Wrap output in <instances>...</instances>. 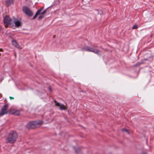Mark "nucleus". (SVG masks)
Segmentation results:
<instances>
[{"mask_svg":"<svg viewBox=\"0 0 154 154\" xmlns=\"http://www.w3.org/2000/svg\"><path fill=\"white\" fill-rule=\"evenodd\" d=\"M17 138L18 134L17 132L13 131H11L6 139V142L7 143L13 144L16 141Z\"/></svg>","mask_w":154,"mask_h":154,"instance_id":"1","label":"nucleus"},{"mask_svg":"<svg viewBox=\"0 0 154 154\" xmlns=\"http://www.w3.org/2000/svg\"><path fill=\"white\" fill-rule=\"evenodd\" d=\"M43 123V122L40 120L32 122L27 124V127L29 129H33L41 125Z\"/></svg>","mask_w":154,"mask_h":154,"instance_id":"2","label":"nucleus"},{"mask_svg":"<svg viewBox=\"0 0 154 154\" xmlns=\"http://www.w3.org/2000/svg\"><path fill=\"white\" fill-rule=\"evenodd\" d=\"M82 49L84 51L92 52L98 55L100 54V53H99L100 51L98 50L97 49H94L93 48H91L89 46L84 47L82 48Z\"/></svg>","mask_w":154,"mask_h":154,"instance_id":"3","label":"nucleus"},{"mask_svg":"<svg viewBox=\"0 0 154 154\" xmlns=\"http://www.w3.org/2000/svg\"><path fill=\"white\" fill-rule=\"evenodd\" d=\"M3 21L5 24V27L8 25H13V20H12L8 16H6L4 18Z\"/></svg>","mask_w":154,"mask_h":154,"instance_id":"4","label":"nucleus"},{"mask_svg":"<svg viewBox=\"0 0 154 154\" xmlns=\"http://www.w3.org/2000/svg\"><path fill=\"white\" fill-rule=\"evenodd\" d=\"M8 104L5 105L2 108L0 112V115L2 116L8 112L7 109L8 108Z\"/></svg>","mask_w":154,"mask_h":154,"instance_id":"5","label":"nucleus"},{"mask_svg":"<svg viewBox=\"0 0 154 154\" xmlns=\"http://www.w3.org/2000/svg\"><path fill=\"white\" fill-rule=\"evenodd\" d=\"M22 10L24 13L30 16H32L33 15V13L26 6H23Z\"/></svg>","mask_w":154,"mask_h":154,"instance_id":"6","label":"nucleus"},{"mask_svg":"<svg viewBox=\"0 0 154 154\" xmlns=\"http://www.w3.org/2000/svg\"><path fill=\"white\" fill-rule=\"evenodd\" d=\"M54 102L55 103V105L59 107L60 109L61 110H65L66 109L65 107L63 104L57 102L56 100H54Z\"/></svg>","mask_w":154,"mask_h":154,"instance_id":"7","label":"nucleus"},{"mask_svg":"<svg viewBox=\"0 0 154 154\" xmlns=\"http://www.w3.org/2000/svg\"><path fill=\"white\" fill-rule=\"evenodd\" d=\"M6 6L8 7L14 4V0H7L5 1Z\"/></svg>","mask_w":154,"mask_h":154,"instance_id":"8","label":"nucleus"},{"mask_svg":"<svg viewBox=\"0 0 154 154\" xmlns=\"http://www.w3.org/2000/svg\"><path fill=\"white\" fill-rule=\"evenodd\" d=\"M13 24H14L16 27H18L21 26V23L16 20H13Z\"/></svg>","mask_w":154,"mask_h":154,"instance_id":"9","label":"nucleus"},{"mask_svg":"<svg viewBox=\"0 0 154 154\" xmlns=\"http://www.w3.org/2000/svg\"><path fill=\"white\" fill-rule=\"evenodd\" d=\"M12 44L14 45L16 47L19 48L20 47L18 44L17 42L15 40H13L12 41Z\"/></svg>","mask_w":154,"mask_h":154,"instance_id":"10","label":"nucleus"},{"mask_svg":"<svg viewBox=\"0 0 154 154\" xmlns=\"http://www.w3.org/2000/svg\"><path fill=\"white\" fill-rule=\"evenodd\" d=\"M43 8H40V9H39V10H38V11H37L36 13H38V14H41V12L43 10Z\"/></svg>","mask_w":154,"mask_h":154,"instance_id":"11","label":"nucleus"},{"mask_svg":"<svg viewBox=\"0 0 154 154\" xmlns=\"http://www.w3.org/2000/svg\"><path fill=\"white\" fill-rule=\"evenodd\" d=\"M122 131H126L127 133L128 134H129V132H128V130L125 129L123 128L122 129Z\"/></svg>","mask_w":154,"mask_h":154,"instance_id":"12","label":"nucleus"},{"mask_svg":"<svg viewBox=\"0 0 154 154\" xmlns=\"http://www.w3.org/2000/svg\"><path fill=\"white\" fill-rule=\"evenodd\" d=\"M138 28V26L137 25H134L132 27L133 29H137Z\"/></svg>","mask_w":154,"mask_h":154,"instance_id":"13","label":"nucleus"},{"mask_svg":"<svg viewBox=\"0 0 154 154\" xmlns=\"http://www.w3.org/2000/svg\"><path fill=\"white\" fill-rule=\"evenodd\" d=\"M47 9H46L44 11L42 12L41 13V14H42V15H43V14H46V13Z\"/></svg>","mask_w":154,"mask_h":154,"instance_id":"14","label":"nucleus"},{"mask_svg":"<svg viewBox=\"0 0 154 154\" xmlns=\"http://www.w3.org/2000/svg\"><path fill=\"white\" fill-rule=\"evenodd\" d=\"M141 63H139V62L137 63L136 64H135L134 65V66H139L141 64Z\"/></svg>","mask_w":154,"mask_h":154,"instance_id":"15","label":"nucleus"},{"mask_svg":"<svg viewBox=\"0 0 154 154\" xmlns=\"http://www.w3.org/2000/svg\"><path fill=\"white\" fill-rule=\"evenodd\" d=\"M39 15L38 14V13H36L35 15V16L33 17V19H35L37 16Z\"/></svg>","mask_w":154,"mask_h":154,"instance_id":"16","label":"nucleus"},{"mask_svg":"<svg viewBox=\"0 0 154 154\" xmlns=\"http://www.w3.org/2000/svg\"><path fill=\"white\" fill-rule=\"evenodd\" d=\"M14 114H15L16 115H18L19 114V112L18 111H16L15 112Z\"/></svg>","mask_w":154,"mask_h":154,"instance_id":"17","label":"nucleus"},{"mask_svg":"<svg viewBox=\"0 0 154 154\" xmlns=\"http://www.w3.org/2000/svg\"><path fill=\"white\" fill-rule=\"evenodd\" d=\"M44 17V15H40L39 17L38 18L39 19H41L42 18H43Z\"/></svg>","mask_w":154,"mask_h":154,"instance_id":"18","label":"nucleus"},{"mask_svg":"<svg viewBox=\"0 0 154 154\" xmlns=\"http://www.w3.org/2000/svg\"><path fill=\"white\" fill-rule=\"evenodd\" d=\"M75 152L77 154L78 153V152H79V150H80V149H78V150H77V149H75Z\"/></svg>","mask_w":154,"mask_h":154,"instance_id":"19","label":"nucleus"},{"mask_svg":"<svg viewBox=\"0 0 154 154\" xmlns=\"http://www.w3.org/2000/svg\"><path fill=\"white\" fill-rule=\"evenodd\" d=\"M10 98L11 100H12V99H14V98L13 97H10Z\"/></svg>","mask_w":154,"mask_h":154,"instance_id":"20","label":"nucleus"},{"mask_svg":"<svg viewBox=\"0 0 154 154\" xmlns=\"http://www.w3.org/2000/svg\"><path fill=\"white\" fill-rule=\"evenodd\" d=\"M48 89H49V90L50 91H51V87H49L48 88Z\"/></svg>","mask_w":154,"mask_h":154,"instance_id":"21","label":"nucleus"},{"mask_svg":"<svg viewBox=\"0 0 154 154\" xmlns=\"http://www.w3.org/2000/svg\"><path fill=\"white\" fill-rule=\"evenodd\" d=\"M2 29V27L0 26V31H1V29Z\"/></svg>","mask_w":154,"mask_h":154,"instance_id":"22","label":"nucleus"},{"mask_svg":"<svg viewBox=\"0 0 154 154\" xmlns=\"http://www.w3.org/2000/svg\"><path fill=\"white\" fill-rule=\"evenodd\" d=\"M142 154H147L146 153L143 152L142 153Z\"/></svg>","mask_w":154,"mask_h":154,"instance_id":"23","label":"nucleus"},{"mask_svg":"<svg viewBox=\"0 0 154 154\" xmlns=\"http://www.w3.org/2000/svg\"><path fill=\"white\" fill-rule=\"evenodd\" d=\"M2 49H0V51H2Z\"/></svg>","mask_w":154,"mask_h":154,"instance_id":"24","label":"nucleus"},{"mask_svg":"<svg viewBox=\"0 0 154 154\" xmlns=\"http://www.w3.org/2000/svg\"><path fill=\"white\" fill-rule=\"evenodd\" d=\"M81 92H84L83 91H81Z\"/></svg>","mask_w":154,"mask_h":154,"instance_id":"25","label":"nucleus"}]
</instances>
